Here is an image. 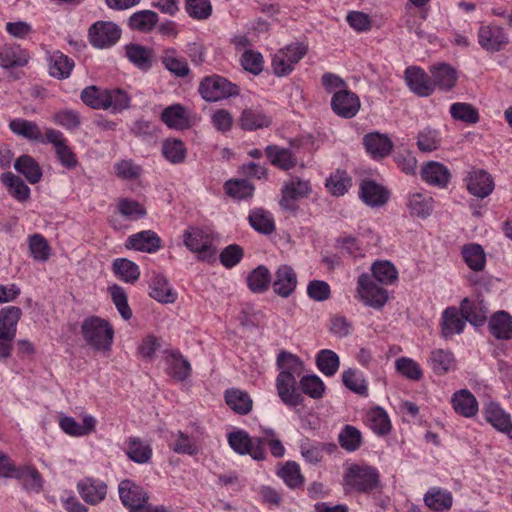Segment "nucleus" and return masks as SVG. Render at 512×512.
Wrapping results in <instances>:
<instances>
[{
    "label": "nucleus",
    "mask_w": 512,
    "mask_h": 512,
    "mask_svg": "<svg viewBox=\"0 0 512 512\" xmlns=\"http://www.w3.org/2000/svg\"><path fill=\"white\" fill-rule=\"evenodd\" d=\"M161 120L175 130H183L189 127V119L186 108L181 104H173L166 107L161 113Z\"/></svg>",
    "instance_id": "cd10ccee"
},
{
    "label": "nucleus",
    "mask_w": 512,
    "mask_h": 512,
    "mask_svg": "<svg viewBox=\"0 0 512 512\" xmlns=\"http://www.w3.org/2000/svg\"><path fill=\"white\" fill-rule=\"evenodd\" d=\"M311 191L312 188L309 181L299 177H292L282 187V196L279 204L282 209L295 212L298 209L297 201L308 197Z\"/></svg>",
    "instance_id": "0eeeda50"
},
{
    "label": "nucleus",
    "mask_w": 512,
    "mask_h": 512,
    "mask_svg": "<svg viewBox=\"0 0 512 512\" xmlns=\"http://www.w3.org/2000/svg\"><path fill=\"white\" fill-rule=\"evenodd\" d=\"M408 207L412 215L427 218L434 208L433 198L427 193H413L409 196Z\"/></svg>",
    "instance_id": "4c0bfd02"
},
{
    "label": "nucleus",
    "mask_w": 512,
    "mask_h": 512,
    "mask_svg": "<svg viewBox=\"0 0 512 512\" xmlns=\"http://www.w3.org/2000/svg\"><path fill=\"white\" fill-rule=\"evenodd\" d=\"M199 93L209 102H216L239 94L237 85L219 75L205 77L199 85Z\"/></svg>",
    "instance_id": "39448f33"
},
{
    "label": "nucleus",
    "mask_w": 512,
    "mask_h": 512,
    "mask_svg": "<svg viewBox=\"0 0 512 512\" xmlns=\"http://www.w3.org/2000/svg\"><path fill=\"white\" fill-rule=\"evenodd\" d=\"M88 36L93 47L106 49L119 41L121 29L111 21H98L89 28Z\"/></svg>",
    "instance_id": "6e6552de"
},
{
    "label": "nucleus",
    "mask_w": 512,
    "mask_h": 512,
    "mask_svg": "<svg viewBox=\"0 0 512 512\" xmlns=\"http://www.w3.org/2000/svg\"><path fill=\"white\" fill-rule=\"evenodd\" d=\"M227 405L238 414H247L252 409V400L248 393L239 389H230L225 392Z\"/></svg>",
    "instance_id": "ea45409f"
},
{
    "label": "nucleus",
    "mask_w": 512,
    "mask_h": 512,
    "mask_svg": "<svg viewBox=\"0 0 512 512\" xmlns=\"http://www.w3.org/2000/svg\"><path fill=\"white\" fill-rule=\"evenodd\" d=\"M422 179L429 185L445 188L450 181V172L442 163L429 161L421 170Z\"/></svg>",
    "instance_id": "4be33fe9"
},
{
    "label": "nucleus",
    "mask_w": 512,
    "mask_h": 512,
    "mask_svg": "<svg viewBox=\"0 0 512 512\" xmlns=\"http://www.w3.org/2000/svg\"><path fill=\"white\" fill-rule=\"evenodd\" d=\"M162 63L167 70L177 77H185L190 72L186 59L178 57L174 49L165 50Z\"/></svg>",
    "instance_id": "de8ad7c7"
},
{
    "label": "nucleus",
    "mask_w": 512,
    "mask_h": 512,
    "mask_svg": "<svg viewBox=\"0 0 512 512\" xmlns=\"http://www.w3.org/2000/svg\"><path fill=\"white\" fill-rule=\"evenodd\" d=\"M225 190L229 196L241 200L253 195L254 186L245 179L229 180L225 183Z\"/></svg>",
    "instance_id": "69168bd1"
},
{
    "label": "nucleus",
    "mask_w": 512,
    "mask_h": 512,
    "mask_svg": "<svg viewBox=\"0 0 512 512\" xmlns=\"http://www.w3.org/2000/svg\"><path fill=\"white\" fill-rule=\"evenodd\" d=\"M441 145V135L437 129L425 127L418 132L417 147L421 152L429 153Z\"/></svg>",
    "instance_id": "3c124183"
},
{
    "label": "nucleus",
    "mask_w": 512,
    "mask_h": 512,
    "mask_svg": "<svg viewBox=\"0 0 512 512\" xmlns=\"http://www.w3.org/2000/svg\"><path fill=\"white\" fill-rule=\"evenodd\" d=\"M278 475L290 488H297L303 484L304 477L301 474L300 466L294 461H288L280 469Z\"/></svg>",
    "instance_id": "e2e57ef3"
},
{
    "label": "nucleus",
    "mask_w": 512,
    "mask_h": 512,
    "mask_svg": "<svg viewBox=\"0 0 512 512\" xmlns=\"http://www.w3.org/2000/svg\"><path fill=\"white\" fill-rule=\"evenodd\" d=\"M125 55L137 68L147 71L153 64L152 50L140 44L130 43L125 46Z\"/></svg>",
    "instance_id": "c85d7f7f"
},
{
    "label": "nucleus",
    "mask_w": 512,
    "mask_h": 512,
    "mask_svg": "<svg viewBox=\"0 0 512 512\" xmlns=\"http://www.w3.org/2000/svg\"><path fill=\"white\" fill-rule=\"evenodd\" d=\"M277 365L280 369V374L298 378L304 371L303 361L296 355L282 351L278 354Z\"/></svg>",
    "instance_id": "c9c22d12"
},
{
    "label": "nucleus",
    "mask_w": 512,
    "mask_h": 512,
    "mask_svg": "<svg viewBox=\"0 0 512 512\" xmlns=\"http://www.w3.org/2000/svg\"><path fill=\"white\" fill-rule=\"evenodd\" d=\"M316 365L325 376L331 377L338 371L340 360L334 351L323 349L316 356Z\"/></svg>",
    "instance_id": "5fc2aeb1"
},
{
    "label": "nucleus",
    "mask_w": 512,
    "mask_h": 512,
    "mask_svg": "<svg viewBox=\"0 0 512 512\" xmlns=\"http://www.w3.org/2000/svg\"><path fill=\"white\" fill-rule=\"evenodd\" d=\"M297 285V276L293 268L288 265H281L275 273L273 282L274 292L284 298L289 297Z\"/></svg>",
    "instance_id": "f3484780"
},
{
    "label": "nucleus",
    "mask_w": 512,
    "mask_h": 512,
    "mask_svg": "<svg viewBox=\"0 0 512 512\" xmlns=\"http://www.w3.org/2000/svg\"><path fill=\"white\" fill-rule=\"evenodd\" d=\"M451 401L454 410L464 417H473L478 411L477 400L469 390L456 392Z\"/></svg>",
    "instance_id": "2f4dec72"
},
{
    "label": "nucleus",
    "mask_w": 512,
    "mask_h": 512,
    "mask_svg": "<svg viewBox=\"0 0 512 512\" xmlns=\"http://www.w3.org/2000/svg\"><path fill=\"white\" fill-rule=\"evenodd\" d=\"M118 492L121 502L125 507L129 508V512L135 509L137 505L149 500L147 492L140 485L129 479L119 483Z\"/></svg>",
    "instance_id": "4468645a"
},
{
    "label": "nucleus",
    "mask_w": 512,
    "mask_h": 512,
    "mask_svg": "<svg viewBox=\"0 0 512 512\" xmlns=\"http://www.w3.org/2000/svg\"><path fill=\"white\" fill-rule=\"evenodd\" d=\"M266 153L271 163L282 170H289L296 166L297 160L288 149L277 146H268Z\"/></svg>",
    "instance_id": "49530a36"
},
{
    "label": "nucleus",
    "mask_w": 512,
    "mask_h": 512,
    "mask_svg": "<svg viewBox=\"0 0 512 512\" xmlns=\"http://www.w3.org/2000/svg\"><path fill=\"white\" fill-rule=\"evenodd\" d=\"M127 456L133 462L147 463L152 457V449L149 444L137 437L128 439Z\"/></svg>",
    "instance_id": "a18cd8bd"
},
{
    "label": "nucleus",
    "mask_w": 512,
    "mask_h": 512,
    "mask_svg": "<svg viewBox=\"0 0 512 512\" xmlns=\"http://www.w3.org/2000/svg\"><path fill=\"white\" fill-rule=\"evenodd\" d=\"M130 101V97L122 89L107 90L104 110L111 109L113 112H122L129 108Z\"/></svg>",
    "instance_id": "052dcab7"
},
{
    "label": "nucleus",
    "mask_w": 512,
    "mask_h": 512,
    "mask_svg": "<svg viewBox=\"0 0 512 512\" xmlns=\"http://www.w3.org/2000/svg\"><path fill=\"white\" fill-rule=\"evenodd\" d=\"M14 169L31 184H36L41 180L42 169L35 159L29 155H21L15 161Z\"/></svg>",
    "instance_id": "f704fd0d"
},
{
    "label": "nucleus",
    "mask_w": 512,
    "mask_h": 512,
    "mask_svg": "<svg viewBox=\"0 0 512 512\" xmlns=\"http://www.w3.org/2000/svg\"><path fill=\"white\" fill-rule=\"evenodd\" d=\"M424 502L432 510H447L452 506V495L446 490L432 488L425 494Z\"/></svg>",
    "instance_id": "864d4df0"
},
{
    "label": "nucleus",
    "mask_w": 512,
    "mask_h": 512,
    "mask_svg": "<svg viewBox=\"0 0 512 512\" xmlns=\"http://www.w3.org/2000/svg\"><path fill=\"white\" fill-rule=\"evenodd\" d=\"M112 269L119 279L127 283H134L140 276L139 267L133 261L126 258L115 259Z\"/></svg>",
    "instance_id": "79ce46f5"
},
{
    "label": "nucleus",
    "mask_w": 512,
    "mask_h": 512,
    "mask_svg": "<svg viewBox=\"0 0 512 512\" xmlns=\"http://www.w3.org/2000/svg\"><path fill=\"white\" fill-rule=\"evenodd\" d=\"M49 73L57 79L68 78L74 68L73 59L69 58L61 51L52 52L49 57Z\"/></svg>",
    "instance_id": "7c9ffc66"
},
{
    "label": "nucleus",
    "mask_w": 512,
    "mask_h": 512,
    "mask_svg": "<svg viewBox=\"0 0 512 512\" xmlns=\"http://www.w3.org/2000/svg\"><path fill=\"white\" fill-rule=\"evenodd\" d=\"M359 299L367 306L381 309L388 300V292L375 283L368 274H361L357 281Z\"/></svg>",
    "instance_id": "423d86ee"
},
{
    "label": "nucleus",
    "mask_w": 512,
    "mask_h": 512,
    "mask_svg": "<svg viewBox=\"0 0 512 512\" xmlns=\"http://www.w3.org/2000/svg\"><path fill=\"white\" fill-rule=\"evenodd\" d=\"M149 289V295L160 303H174L177 299V293L171 288L167 278L161 274L153 276Z\"/></svg>",
    "instance_id": "393cba45"
},
{
    "label": "nucleus",
    "mask_w": 512,
    "mask_h": 512,
    "mask_svg": "<svg viewBox=\"0 0 512 512\" xmlns=\"http://www.w3.org/2000/svg\"><path fill=\"white\" fill-rule=\"evenodd\" d=\"M106 92L97 86H88L80 94V98L86 105L93 109H104L106 105Z\"/></svg>",
    "instance_id": "680f3d73"
},
{
    "label": "nucleus",
    "mask_w": 512,
    "mask_h": 512,
    "mask_svg": "<svg viewBox=\"0 0 512 512\" xmlns=\"http://www.w3.org/2000/svg\"><path fill=\"white\" fill-rule=\"evenodd\" d=\"M300 388L302 392L313 399L323 397L325 385L317 375H306L300 379Z\"/></svg>",
    "instance_id": "774afa93"
},
{
    "label": "nucleus",
    "mask_w": 512,
    "mask_h": 512,
    "mask_svg": "<svg viewBox=\"0 0 512 512\" xmlns=\"http://www.w3.org/2000/svg\"><path fill=\"white\" fill-rule=\"evenodd\" d=\"M460 309L465 320L474 326H482L489 312L486 303L479 298L473 300L468 298L463 299Z\"/></svg>",
    "instance_id": "6ab92c4d"
},
{
    "label": "nucleus",
    "mask_w": 512,
    "mask_h": 512,
    "mask_svg": "<svg viewBox=\"0 0 512 512\" xmlns=\"http://www.w3.org/2000/svg\"><path fill=\"white\" fill-rule=\"evenodd\" d=\"M186 147L183 141L176 138H168L162 143V154L172 164H180L186 158Z\"/></svg>",
    "instance_id": "37998d69"
},
{
    "label": "nucleus",
    "mask_w": 512,
    "mask_h": 512,
    "mask_svg": "<svg viewBox=\"0 0 512 512\" xmlns=\"http://www.w3.org/2000/svg\"><path fill=\"white\" fill-rule=\"evenodd\" d=\"M270 281V272L268 268L263 265L256 267L247 278L248 287L254 293H262L266 291Z\"/></svg>",
    "instance_id": "6e6d98bb"
},
{
    "label": "nucleus",
    "mask_w": 512,
    "mask_h": 512,
    "mask_svg": "<svg viewBox=\"0 0 512 512\" xmlns=\"http://www.w3.org/2000/svg\"><path fill=\"white\" fill-rule=\"evenodd\" d=\"M307 47L303 43H292L279 49L272 57V69L276 76L290 74L295 65L304 57Z\"/></svg>",
    "instance_id": "20e7f679"
},
{
    "label": "nucleus",
    "mask_w": 512,
    "mask_h": 512,
    "mask_svg": "<svg viewBox=\"0 0 512 512\" xmlns=\"http://www.w3.org/2000/svg\"><path fill=\"white\" fill-rule=\"evenodd\" d=\"M250 225L262 234H270L275 230L274 220L271 214L264 209L258 208L250 212L248 217Z\"/></svg>",
    "instance_id": "8fccbe9b"
},
{
    "label": "nucleus",
    "mask_w": 512,
    "mask_h": 512,
    "mask_svg": "<svg viewBox=\"0 0 512 512\" xmlns=\"http://www.w3.org/2000/svg\"><path fill=\"white\" fill-rule=\"evenodd\" d=\"M22 311L19 307L8 306L0 310V339L13 340Z\"/></svg>",
    "instance_id": "5701e85b"
},
{
    "label": "nucleus",
    "mask_w": 512,
    "mask_h": 512,
    "mask_svg": "<svg viewBox=\"0 0 512 512\" xmlns=\"http://www.w3.org/2000/svg\"><path fill=\"white\" fill-rule=\"evenodd\" d=\"M366 151L374 159H382L390 154L393 143L386 134L379 132L368 133L363 138Z\"/></svg>",
    "instance_id": "a211bd4d"
},
{
    "label": "nucleus",
    "mask_w": 512,
    "mask_h": 512,
    "mask_svg": "<svg viewBox=\"0 0 512 512\" xmlns=\"http://www.w3.org/2000/svg\"><path fill=\"white\" fill-rule=\"evenodd\" d=\"M451 117L467 124H476L479 121L478 110L471 104L456 102L450 106Z\"/></svg>",
    "instance_id": "4d7b16f0"
},
{
    "label": "nucleus",
    "mask_w": 512,
    "mask_h": 512,
    "mask_svg": "<svg viewBox=\"0 0 512 512\" xmlns=\"http://www.w3.org/2000/svg\"><path fill=\"white\" fill-rule=\"evenodd\" d=\"M462 256L465 263L474 271H481L486 264V256L481 245L476 243L466 244L462 247Z\"/></svg>",
    "instance_id": "a19ab883"
},
{
    "label": "nucleus",
    "mask_w": 512,
    "mask_h": 512,
    "mask_svg": "<svg viewBox=\"0 0 512 512\" xmlns=\"http://www.w3.org/2000/svg\"><path fill=\"white\" fill-rule=\"evenodd\" d=\"M331 108L338 116L349 119L358 113L360 100L355 93L341 89L334 93L331 99Z\"/></svg>",
    "instance_id": "9d476101"
},
{
    "label": "nucleus",
    "mask_w": 512,
    "mask_h": 512,
    "mask_svg": "<svg viewBox=\"0 0 512 512\" xmlns=\"http://www.w3.org/2000/svg\"><path fill=\"white\" fill-rule=\"evenodd\" d=\"M430 74L434 88L438 87L441 90H451L457 81V71L446 63L431 66Z\"/></svg>",
    "instance_id": "b1692460"
},
{
    "label": "nucleus",
    "mask_w": 512,
    "mask_h": 512,
    "mask_svg": "<svg viewBox=\"0 0 512 512\" xmlns=\"http://www.w3.org/2000/svg\"><path fill=\"white\" fill-rule=\"evenodd\" d=\"M127 249L155 253L162 247L161 238L152 230H143L130 235L126 242Z\"/></svg>",
    "instance_id": "ddd939ff"
},
{
    "label": "nucleus",
    "mask_w": 512,
    "mask_h": 512,
    "mask_svg": "<svg viewBox=\"0 0 512 512\" xmlns=\"http://www.w3.org/2000/svg\"><path fill=\"white\" fill-rule=\"evenodd\" d=\"M296 378L286 374H278L276 378V388L279 398L288 406H299L303 398L296 392Z\"/></svg>",
    "instance_id": "412c9836"
},
{
    "label": "nucleus",
    "mask_w": 512,
    "mask_h": 512,
    "mask_svg": "<svg viewBox=\"0 0 512 512\" xmlns=\"http://www.w3.org/2000/svg\"><path fill=\"white\" fill-rule=\"evenodd\" d=\"M488 327L491 334L499 340H509L512 338V316L506 311L494 313Z\"/></svg>",
    "instance_id": "a878e982"
},
{
    "label": "nucleus",
    "mask_w": 512,
    "mask_h": 512,
    "mask_svg": "<svg viewBox=\"0 0 512 512\" xmlns=\"http://www.w3.org/2000/svg\"><path fill=\"white\" fill-rule=\"evenodd\" d=\"M409 89L420 97L430 96L434 91V84L428 74L421 68L410 66L404 73Z\"/></svg>",
    "instance_id": "9b49d317"
},
{
    "label": "nucleus",
    "mask_w": 512,
    "mask_h": 512,
    "mask_svg": "<svg viewBox=\"0 0 512 512\" xmlns=\"http://www.w3.org/2000/svg\"><path fill=\"white\" fill-rule=\"evenodd\" d=\"M239 122L243 130L254 131L268 127L271 123V119L262 109L250 107L242 111Z\"/></svg>",
    "instance_id": "bb28decb"
},
{
    "label": "nucleus",
    "mask_w": 512,
    "mask_h": 512,
    "mask_svg": "<svg viewBox=\"0 0 512 512\" xmlns=\"http://www.w3.org/2000/svg\"><path fill=\"white\" fill-rule=\"evenodd\" d=\"M168 374L175 380L184 381L191 373L190 363L179 352H171L167 359Z\"/></svg>",
    "instance_id": "58836bf2"
},
{
    "label": "nucleus",
    "mask_w": 512,
    "mask_h": 512,
    "mask_svg": "<svg viewBox=\"0 0 512 512\" xmlns=\"http://www.w3.org/2000/svg\"><path fill=\"white\" fill-rule=\"evenodd\" d=\"M29 251L31 256L39 262H45L50 257L51 248L47 240L40 234L29 237Z\"/></svg>",
    "instance_id": "0e129e2a"
},
{
    "label": "nucleus",
    "mask_w": 512,
    "mask_h": 512,
    "mask_svg": "<svg viewBox=\"0 0 512 512\" xmlns=\"http://www.w3.org/2000/svg\"><path fill=\"white\" fill-rule=\"evenodd\" d=\"M158 22V15L152 10H141L133 13L129 18V26L140 32L151 31Z\"/></svg>",
    "instance_id": "c03bdc74"
},
{
    "label": "nucleus",
    "mask_w": 512,
    "mask_h": 512,
    "mask_svg": "<svg viewBox=\"0 0 512 512\" xmlns=\"http://www.w3.org/2000/svg\"><path fill=\"white\" fill-rule=\"evenodd\" d=\"M430 364L435 373L444 374L453 367V354L448 350L435 349L431 352Z\"/></svg>",
    "instance_id": "bf43d9fd"
},
{
    "label": "nucleus",
    "mask_w": 512,
    "mask_h": 512,
    "mask_svg": "<svg viewBox=\"0 0 512 512\" xmlns=\"http://www.w3.org/2000/svg\"><path fill=\"white\" fill-rule=\"evenodd\" d=\"M345 489L359 493H370L380 485L378 470L367 464L350 465L343 477Z\"/></svg>",
    "instance_id": "f03ea898"
},
{
    "label": "nucleus",
    "mask_w": 512,
    "mask_h": 512,
    "mask_svg": "<svg viewBox=\"0 0 512 512\" xmlns=\"http://www.w3.org/2000/svg\"><path fill=\"white\" fill-rule=\"evenodd\" d=\"M508 35L505 30L496 25L481 26L478 30L479 45L489 52H498L508 44Z\"/></svg>",
    "instance_id": "1a4fd4ad"
},
{
    "label": "nucleus",
    "mask_w": 512,
    "mask_h": 512,
    "mask_svg": "<svg viewBox=\"0 0 512 512\" xmlns=\"http://www.w3.org/2000/svg\"><path fill=\"white\" fill-rule=\"evenodd\" d=\"M485 419L497 430L507 433L511 428V418L497 403H489L484 408Z\"/></svg>",
    "instance_id": "72a5a7b5"
},
{
    "label": "nucleus",
    "mask_w": 512,
    "mask_h": 512,
    "mask_svg": "<svg viewBox=\"0 0 512 512\" xmlns=\"http://www.w3.org/2000/svg\"><path fill=\"white\" fill-rule=\"evenodd\" d=\"M228 443L236 453L251 456V437L246 431L237 430L229 433Z\"/></svg>",
    "instance_id": "338daca9"
},
{
    "label": "nucleus",
    "mask_w": 512,
    "mask_h": 512,
    "mask_svg": "<svg viewBox=\"0 0 512 512\" xmlns=\"http://www.w3.org/2000/svg\"><path fill=\"white\" fill-rule=\"evenodd\" d=\"M82 336L92 349L100 352L110 351L114 329L108 321L98 316H90L83 320L81 324Z\"/></svg>",
    "instance_id": "f257e3e1"
},
{
    "label": "nucleus",
    "mask_w": 512,
    "mask_h": 512,
    "mask_svg": "<svg viewBox=\"0 0 512 512\" xmlns=\"http://www.w3.org/2000/svg\"><path fill=\"white\" fill-rule=\"evenodd\" d=\"M359 196L368 206L379 207L389 199V192L373 180H363L360 184Z\"/></svg>",
    "instance_id": "2eb2a0df"
},
{
    "label": "nucleus",
    "mask_w": 512,
    "mask_h": 512,
    "mask_svg": "<svg viewBox=\"0 0 512 512\" xmlns=\"http://www.w3.org/2000/svg\"><path fill=\"white\" fill-rule=\"evenodd\" d=\"M213 236L197 227H190L183 234L184 245L197 255V259L205 262L215 260L216 250L213 247Z\"/></svg>",
    "instance_id": "7ed1b4c3"
},
{
    "label": "nucleus",
    "mask_w": 512,
    "mask_h": 512,
    "mask_svg": "<svg viewBox=\"0 0 512 512\" xmlns=\"http://www.w3.org/2000/svg\"><path fill=\"white\" fill-rule=\"evenodd\" d=\"M369 426L378 435H385L391 429V423L387 413L380 407H375L367 415Z\"/></svg>",
    "instance_id": "13d9d810"
},
{
    "label": "nucleus",
    "mask_w": 512,
    "mask_h": 512,
    "mask_svg": "<svg viewBox=\"0 0 512 512\" xmlns=\"http://www.w3.org/2000/svg\"><path fill=\"white\" fill-rule=\"evenodd\" d=\"M466 325V320L458 314L454 307H449L442 313V329L441 333L444 338H448L454 334H460Z\"/></svg>",
    "instance_id": "473e14b6"
},
{
    "label": "nucleus",
    "mask_w": 512,
    "mask_h": 512,
    "mask_svg": "<svg viewBox=\"0 0 512 512\" xmlns=\"http://www.w3.org/2000/svg\"><path fill=\"white\" fill-rule=\"evenodd\" d=\"M9 128L14 134L20 137L30 141L45 143L44 136L39 126L33 121L16 118L10 121Z\"/></svg>",
    "instance_id": "c756f323"
},
{
    "label": "nucleus",
    "mask_w": 512,
    "mask_h": 512,
    "mask_svg": "<svg viewBox=\"0 0 512 512\" xmlns=\"http://www.w3.org/2000/svg\"><path fill=\"white\" fill-rule=\"evenodd\" d=\"M77 490L86 503L96 505L105 499L107 485L100 480L85 478L77 484Z\"/></svg>",
    "instance_id": "dca6fc26"
},
{
    "label": "nucleus",
    "mask_w": 512,
    "mask_h": 512,
    "mask_svg": "<svg viewBox=\"0 0 512 512\" xmlns=\"http://www.w3.org/2000/svg\"><path fill=\"white\" fill-rule=\"evenodd\" d=\"M372 279L378 281L381 284H392L397 280L398 272L395 266L386 260L376 261L372 267Z\"/></svg>",
    "instance_id": "603ef678"
},
{
    "label": "nucleus",
    "mask_w": 512,
    "mask_h": 512,
    "mask_svg": "<svg viewBox=\"0 0 512 512\" xmlns=\"http://www.w3.org/2000/svg\"><path fill=\"white\" fill-rule=\"evenodd\" d=\"M465 181L468 191L478 198L483 199L494 190V182L491 175L482 169L470 171Z\"/></svg>",
    "instance_id": "f8f14e48"
},
{
    "label": "nucleus",
    "mask_w": 512,
    "mask_h": 512,
    "mask_svg": "<svg viewBox=\"0 0 512 512\" xmlns=\"http://www.w3.org/2000/svg\"><path fill=\"white\" fill-rule=\"evenodd\" d=\"M340 446L347 452H354L362 445V433L352 425H345L338 435Z\"/></svg>",
    "instance_id": "09e8293b"
},
{
    "label": "nucleus",
    "mask_w": 512,
    "mask_h": 512,
    "mask_svg": "<svg viewBox=\"0 0 512 512\" xmlns=\"http://www.w3.org/2000/svg\"><path fill=\"white\" fill-rule=\"evenodd\" d=\"M1 182L6 186L8 192L18 201L25 202L30 197V188L17 175L6 172L1 175Z\"/></svg>",
    "instance_id": "e433bc0d"
},
{
    "label": "nucleus",
    "mask_w": 512,
    "mask_h": 512,
    "mask_svg": "<svg viewBox=\"0 0 512 512\" xmlns=\"http://www.w3.org/2000/svg\"><path fill=\"white\" fill-rule=\"evenodd\" d=\"M29 59V53L19 45L5 44L0 47V66L3 69L23 67Z\"/></svg>",
    "instance_id": "aec40b11"
}]
</instances>
